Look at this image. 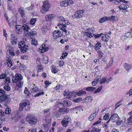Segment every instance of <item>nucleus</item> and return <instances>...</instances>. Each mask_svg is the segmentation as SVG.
<instances>
[{"instance_id": "f257e3e1", "label": "nucleus", "mask_w": 132, "mask_h": 132, "mask_svg": "<svg viewBox=\"0 0 132 132\" xmlns=\"http://www.w3.org/2000/svg\"><path fill=\"white\" fill-rule=\"evenodd\" d=\"M29 105V102L28 100L26 99L23 100L19 105V111H22L23 108H25L26 111H29L30 109Z\"/></svg>"}, {"instance_id": "f03ea898", "label": "nucleus", "mask_w": 132, "mask_h": 132, "mask_svg": "<svg viewBox=\"0 0 132 132\" xmlns=\"http://www.w3.org/2000/svg\"><path fill=\"white\" fill-rule=\"evenodd\" d=\"M18 47L21 51L23 53L27 52L28 49V46L25 44V43L23 41L19 42Z\"/></svg>"}, {"instance_id": "7ed1b4c3", "label": "nucleus", "mask_w": 132, "mask_h": 132, "mask_svg": "<svg viewBox=\"0 0 132 132\" xmlns=\"http://www.w3.org/2000/svg\"><path fill=\"white\" fill-rule=\"evenodd\" d=\"M28 122L32 125L36 124L37 122V119L36 117L34 115H31L27 118Z\"/></svg>"}, {"instance_id": "20e7f679", "label": "nucleus", "mask_w": 132, "mask_h": 132, "mask_svg": "<svg viewBox=\"0 0 132 132\" xmlns=\"http://www.w3.org/2000/svg\"><path fill=\"white\" fill-rule=\"evenodd\" d=\"M84 11L82 10H79L76 12L72 17L73 19H79L82 18L84 15Z\"/></svg>"}, {"instance_id": "39448f33", "label": "nucleus", "mask_w": 132, "mask_h": 132, "mask_svg": "<svg viewBox=\"0 0 132 132\" xmlns=\"http://www.w3.org/2000/svg\"><path fill=\"white\" fill-rule=\"evenodd\" d=\"M6 53L7 55L9 56V57L8 58L9 59H11L15 55L13 51V48L10 46H8Z\"/></svg>"}, {"instance_id": "423d86ee", "label": "nucleus", "mask_w": 132, "mask_h": 132, "mask_svg": "<svg viewBox=\"0 0 132 132\" xmlns=\"http://www.w3.org/2000/svg\"><path fill=\"white\" fill-rule=\"evenodd\" d=\"M22 77L20 74H16L15 77H13L12 78V81L13 83H16L20 80H22Z\"/></svg>"}, {"instance_id": "0eeeda50", "label": "nucleus", "mask_w": 132, "mask_h": 132, "mask_svg": "<svg viewBox=\"0 0 132 132\" xmlns=\"http://www.w3.org/2000/svg\"><path fill=\"white\" fill-rule=\"evenodd\" d=\"M54 39H56L61 37L63 35V32L60 30H55L53 33Z\"/></svg>"}, {"instance_id": "6e6552de", "label": "nucleus", "mask_w": 132, "mask_h": 132, "mask_svg": "<svg viewBox=\"0 0 132 132\" xmlns=\"http://www.w3.org/2000/svg\"><path fill=\"white\" fill-rule=\"evenodd\" d=\"M51 6V5L47 1H44L42 9L45 11H46L48 10Z\"/></svg>"}, {"instance_id": "1a4fd4ad", "label": "nucleus", "mask_w": 132, "mask_h": 132, "mask_svg": "<svg viewBox=\"0 0 132 132\" xmlns=\"http://www.w3.org/2000/svg\"><path fill=\"white\" fill-rule=\"evenodd\" d=\"M0 101L1 102L4 101L6 104L10 103L9 99L7 98V97L5 94H2L0 96Z\"/></svg>"}, {"instance_id": "9d476101", "label": "nucleus", "mask_w": 132, "mask_h": 132, "mask_svg": "<svg viewBox=\"0 0 132 132\" xmlns=\"http://www.w3.org/2000/svg\"><path fill=\"white\" fill-rule=\"evenodd\" d=\"M63 17L60 16L59 18V22L63 24L69 25L70 24V23Z\"/></svg>"}, {"instance_id": "9b49d317", "label": "nucleus", "mask_w": 132, "mask_h": 132, "mask_svg": "<svg viewBox=\"0 0 132 132\" xmlns=\"http://www.w3.org/2000/svg\"><path fill=\"white\" fill-rule=\"evenodd\" d=\"M94 30V28H88L87 29V31L86 32V34L87 36L91 38L93 36V31Z\"/></svg>"}, {"instance_id": "f8f14e48", "label": "nucleus", "mask_w": 132, "mask_h": 132, "mask_svg": "<svg viewBox=\"0 0 132 132\" xmlns=\"http://www.w3.org/2000/svg\"><path fill=\"white\" fill-rule=\"evenodd\" d=\"M76 93L74 91L69 92L66 97L70 100H72V99L76 97Z\"/></svg>"}, {"instance_id": "ddd939ff", "label": "nucleus", "mask_w": 132, "mask_h": 132, "mask_svg": "<svg viewBox=\"0 0 132 132\" xmlns=\"http://www.w3.org/2000/svg\"><path fill=\"white\" fill-rule=\"evenodd\" d=\"M111 117L109 119L108 121V123L110 120H113L114 121H116L117 119L118 118V116L117 113H111L110 114Z\"/></svg>"}, {"instance_id": "4468645a", "label": "nucleus", "mask_w": 132, "mask_h": 132, "mask_svg": "<svg viewBox=\"0 0 132 132\" xmlns=\"http://www.w3.org/2000/svg\"><path fill=\"white\" fill-rule=\"evenodd\" d=\"M118 7L120 10H121L122 12H125L127 11L126 9L129 7V6L127 5H121Z\"/></svg>"}, {"instance_id": "2eb2a0df", "label": "nucleus", "mask_w": 132, "mask_h": 132, "mask_svg": "<svg viewBox=\"0 0 132 132\" xmlns=\"http://www.w3.org/2000/svg\"><path fill=\"white\" fill-rule=\"evenodd\" d=\"M55 16L54 14H49L46 16L45 17V20L46 21H50L53 20Z\"/></svg>"}, {"instance_id": "dca6fc26", "label": "nucleus", "mask_w": 132, "mask_h": 132, "mask_svg": "<svg viewBox=\"0 0 132 132\" xmlns=\"http://www.w3.org/2000/svg\"><path fill=\"white\" fill-rule=\"evenodd\" d=\"M60 104L62 106L64 107H67L70 106L71 104L70 101H64L61 103Z\"/></svg>"}, {"instance_id": "f3484780", "label": "nucleus", "mask_w": 132, "mask_h": 132, "mask_svg": "<svg viewBox=\"0 0 132 132\" xmlns=\"http://www.w3.org/2000/svg\"><path fill=\"white\" fill-rule=\"evenodd\" d=\"M68 108H62L60 109L59 110L61 113L65 114L68 113L69 111Z\"/></svg>"}, {"instance_id": "a211bd4d", "label": "nucleus", "mask_w": 132, "mask_h": 132, "mask_svg": "<svg viewBox=\"0 0 132 132\" xmlns=\"http://www.w3.org/2000/svg\"><path fill=\"white\" fill-rule=\"evenodd\" d=\"M97 113V112L96 111L93 112L89 116L88 120L90 121H92L93 120L96 116Z\"/></svg>"}, {"instance_id": "6ab92c4d", "label": "nucleus", "mask_w": 132, "mask_h": 132, "mask_svg": "<svg viewBox=\"0 0 132 132\" xmlns=\"http://www.w3.org/2000/svg\"><path fill=\"white\" fill-rule=\"evenodd\" d=\"M76 95L78 96H81L84 95L86 94V91L83 90H79L76 93Z\"/></svg>"}, {"instance_id": "aec40b11", "label": "nucleus", "mask_w": 132, "mask_h": 132, "mask_svg": "<svg viewBox=\"0 0 132 132\" xmlns=\"http://www.w3.org/2000/svg\"><path fill=\"white\" fill-rule=\"evenodd\" d=\"M59 111H56L53 112L52 113V116L54 118H57L59 117L61 115V113Z\"/></svg>"}, {"instance_id": "412c9836", "label": "nucleus", "mask_w": 132, "mask_h": 132, "mask_svg": "<svg viewBox=\"0 0 132 132\" xmlns=\"http://www.w3.org/2000/svg\"><path fill=\"white\" fill-rule=\"evenodd\" d=\"M14 116L13 117L14 118L18 119L20 118V112L18 110H17L14 112Z\"/></svg>"}, {"instance_id": "4be33fe9", "label": "nucleus", "mask_w": 132, "mask_h": 132, "mask_svg": "<svg viewBox=\"0 0 132 132\" xmlns=\"http://www.w3.org/2000/svg\"><path fill=\"white\" fill-rule=\"evenodd\" d=\"M124 67L126 70L129 71L131 68L132 66L130 64H127L126 63L124 65Z\"/></svg>"}, {"instance_id": "5701e85b", "label": "nucleus", "mask_w": 132, "mask_h": 132, "mask_svg": "<svg viewBox=\"0 0 132 132\" xmlns=\"http://www.w3.org/2000/svg\"><path fill=\"white\" fill-rule=\"evenodd\" d=\"M66 25L65 24H63L59 28L60 30L67 34V28Z\"/></svg>"}, {"instance_id": "b1692460", "label": "nucleus", "mask_w": 132, "mask_h": 132, "mask_svg": "<svg viewBox=\"0 0 132 132\" xmlns=\"http://www.w3.org/2000/svg\"><path fill=\"white\" fill-rule=\"evenodd\" d=\"M22 29V27L20 25H18L16 27V31L18 33H21Z\"/></svg>"}, {"instance_id": "393cba45", "label": "nucleus", "mask_w": 132, "mask_h": 132, "mask_svg": "<svg viewBox=\"0 0 132 132\" xmlns=\"http://www.w3.org/2000/svg\"><path fill=\"white\" fill-rule=\"evenodd\" d=\"M20 14L21 15V17L23 18H24L26 16L25 12L21 8L19 9Z\"/></svg>"}, {"instance_id": "a878e982", "label": "nucleus", "mask_w": 132, "mask_h": 132, "mask_svg": "<svg viewBox=\"0 0 132 132\" xmlns=\"http://www.w3.org/2000/svg\"><path fill=\"white\" fill-rule=\"evenodd\" d=\"M100 80V77L99 76H97L93 82L92 84V85L93 86H94L96 85L98 82Z\"/></svg>"}, {"instance_id": "bb28decb", "label": "nucleus", "mask_w": 132, "mask_h": 132, "mask_svg": "<svg viewBox=\"0 0 132 132\" xmlns=\"http://www.w3.org/2000/svg\"><path fill=\"white\" fill-rule=\"evenodd\" d=\"M69 122V121H66V120H63L62 121L61 123L63 127H66L68 124Z\"/></svg>"}, {"instance_id": "cd10ccee", "label": "nucleus", "mask_w": 132, "mask_h": 132, "mask_svg": "<svg viewBox=\"0 0 132 132\" xmlns=\"http://www.w3.org/2000/svg\"><path fill=\"white\" fill-rule=\"evenodd\" d=\"M11 59L8 58L6 60L7 64L8 67H11L12 65V63L11 61Z\"/></svg>"}, {"instance_id": "c85d7f7f", "label": "nucleus", "mask_w": 132, "mask_h": 132, "mask_svg": "<svg viewBox=\"0 0 132 132\" xmlns=\"http://www.w3.org/2000/svg\"><path fill=\"white\" fill-rule=\"evenodd\" d=\"M22 29L25 31L28 32V30L30 29V27L25 24H24L22 26Z\"/></svg>"}, {"instance_id": "c756f323", "label": "nucleus", "mask_w": 132, "mask_h": 132, "mask_svg": "<svg viewBox=\"0 0 132 132\" xmlns=\"http://www.w3.org/2000/svg\"><path fill=\"white\" fill-rule=\"evenodd\" d=\"M38 87L36 86L35 84H34L33 85H32V88H31V90L32 92H37L38 90Z\"/></svg>"}, {"instance_id": "7c9ffc66", "label": "nucleus", "mask_w": 132, "mask_h": 132, "mask_svg": "<svg viewBox=\"0 0 132 132\" xmlns=\"http://www.w3.org/2000/svg\"><path fill=\"white\" fill-rule=\"evenodd\" d=\"M23 81L22 80H20L16 83V85L19 87H22L23 85Z\"/></svg>"}, {"instance_id": "2f4dec72", "label": "nucleus", "mask_w": 132, "mask_h": 132, "mask_svg": "<svg viewBox=\"0 0 132 132\" xmlns=\"http://www.w3.org/2000/svg\"><path fill=\"white\" fill-rule=\"evenodd\" d=\"M85 101L86 102H91L92 100V97L91 96H88L85 98Z\"/></svg>"}, {"instance_id": "473e14b6", "label": "nucleus", "mask_w": 132, "mask_h": 132, "mask_svg": "<svg viewBox=\"0 0 132 132\" xmlns=\"http://www.w3.org/2000/svg\"><path fill=\"white\" fill-rule=\"evenodd\" d=\"M128 124L129 125H132V116H130L127 119Z\"/></svg>"}, {"instance_id": "72a5a7b5", "label": "nucleus", "mask_w": 132, "mask_h": 132, "mask_svg": "<svg viewBox=\"0 0 132 132\" xmlns=\"http://www.w3.org/2000/svg\"><path fill=\"white\" fill-rule=\"evenodd\" d=\"M60 6L61 7H66L68 6V5L67 3L66 0H65V1H64L61 2L60 3Z\"/></svg>"}, {"instance_id": "f704fd0d", "label": "nucleus", "mask_w": 132, "mask_h": 132, "mask_svg": "<svg viewBox=\"0 0 132 132\" xmlns=\"http://www.w3.org/2000/svg\"><path fill=\"white\" fill-rule=\"evenodd\" d=\"M107 20V17H104L99 20V22L101 23H102Z\"/></svg>"}, {"instance_id": "c9c22d12", "label": "nucleus", "mask_w": 132, "mask_h": 132, "mask_svg": "<svg viewBox=\"0 0 132 132\" xmlns=\"http://www.w3.org/2000/svg\"><path fill=\"white\" fill-rule=\"evenodd\" d=\"M36 34L37 32L35 31L34 30H32L29 33V35L31 37H33L34 36L36 35Z\"/></svg>"}, {"instance_id": "e433bc0d", "label": "nucleus", "mask_w": 132, "mask_h": 132, "mask_svg": "<svg viewBox=\"0 0 132 132\" xmlns=\"http://www.w3.org/2000/svg\"><path fill=\"white\" fill-rule=\"evenodd\" d=\"M5 82L6 84L7 85H9L10 84V80L9 77L6 78L5 80Z\"/></svg>"}, {"instance_id": "4c0bfd02", "label": "nucleus", "mask_w": 132, "mask_h": 132, "mask_svg": "<svg viewBox=\"0 0 132 132\" xmlns=\"http://www.w3.org/2000/svg\"><path fill=\"white\" fill-rule=\"evenodd\" d=\"M125 35L127 38H131L132 37V31L128 32L125 34Z\"/></svg>"}, {"instance_id": "58836bf2", "label": "nucleus", "mask_w": 132, "mask_h": 132, "mask_svg": "<svg viewBox=\"0 0 132 132\" xmlns=\"http://www.w3.org/2000/svg\"><path fill=\"white\" fill-rule=\"evenodd\" d=\"M32 44L35 46H36L37 44V39H33L31 40Z\"/></svg>"}, {"instance_id": "ea45409f", "label": "nucleus", "mask_w": 132, "mask_h": 132, "mask_svg": "<svg viewBox=\"0 0 132 132\" xmlns=\"http://www.w3.org/2000/svg\"><path fill=\"white\" fill-rule=\"evenodd\" d=\"M108 18H109V20L112 21H116V16H115L112 15L111 17H108Z\"/></svg>"}, {"instance_id": "a19ab883", "label": "nucleus", "mask_w": 132, "mask_h": 132, "mask_svg": "<svg viewBox=\"0 0 132 132\" xmlns=\"http://www.w3.org/2000/svg\"><path fill=\"white\" fill-rule=\"evenodd\" d=\"M36 21V19L35 18H33L31 19L30 21V24L31 25H33L35 24Z\"/></svg>"}, {"instance_id": "79ce46f5", "label": "nucleus", "mask_w": 132, "mask_h": 132, "mask_svg": "<svg viewBox=\"0 0 132 132\" xmlns=\"http://www.w3.org/2000/svg\"><path fill=\"white\" fill-rule=\"evenodd\" d=\"M4 89L6 90L9 91L11 89V87L9 85H5L4 87Z\"/></svg>"}, {"instance_id": "37998d69", "label": "nucleus", "mask_w": 132, "mask_h": 132, "mask_svg": "<svg viewBox=\"0 0 132 132\" xmlns=\"http://www.w3.org/2000/svg\"><path fill=\"white\" fill-rule=\"evenodd\" d=\"M24 93L26 96H28L30 94V91L28 90L27 87H26L24 91Z\"/></svg>"}, {"instance_id": "c03bdc74", "label": "nucleus", "mask_w": 132, "mask_h": 132, "mask_svg": "<svg viewBox=\"0 0 132 132\" xmlns=\"http://www.w3.org/2000/svg\"><path fill=\"white\" fill-rule=\"evenodd\" d=\"M101 130L96 128H93L91 130V132H100Z\"/></svg>"}, {"instance_id": "a18cd8bd", "label": "nucleus", "mask_w": 132, "mask_h": 132, "mask_svg": "<svg viewBox=\"0 0 132 132\" xmlns=\"http://www.w3.org/2000/svg\"><path fill=\"white\" fill-rule=\"evenodd\" d=\"M95 88L93 87H87L86 89V90L88 91H92L95 89Z\"/></svg>"}, {"instance_id": "49530a36", "label": "nucleus", "mask_w": 132, "mask_h": 132, "mask_svg": "<svg viewBox=\"0 0 132 132\" xmlns=\"http://www.w3.org/2000/svg\"><path fill=\"white\" fill-rule=\"evenodd\" d=\"M116 123L117 125L119 126L120 125L121 123L122 122V121L120 119V118L118 117V118L117 119V120H116Z\"/></svg>"}, {"instance_id": "de8ad7c7", "label": "nucleus", "mask_w": 132, "mask_h": 132, "mask_svg": "<svg viewBox=\"0 0 132 132\" xmlns=\"http://www.w3.org/2000/svg\"><path fill=\"white\" fill-rule=\"evenodd\" d=\"M82 100V98L80 97L74 100L73 101L75 103H79Z\"/></svg>"}, {"instance_id": "09e8293b", "label": "nucleus", "mask_w": 132, "mask_h": 132, "mask_svg": "<svg viewBox=\"0 0 132 132\" xmlns=\"http://www.w3.org/2000/svg\"><path fill=\"white\" fill-rule=\"evenodd\" d=\"M66 1L67 2V3L68 5H68H71L73 3V2L72 1L66 0Z\"/></svg>"}, {"instance_id": "8fccbe9b", "label": "nucleus", "mask_w": 132, "mask_h": 132, "mask_svg": "<svg viewBox=\"0 0 132 132\" xmlns=\"http://www.w3.org/2000/svg\"><path fill=\"white\" fill-rule=\"evenodd\" d=\"M65 129L62 127H59L57 132H65Z\"/></svg>"}, {"instance_id": "3c124183", "label": "nucleus", "mask_w": 132, "mask_h": 132, "mask_svg": "<svg viewBox=\"0 0 132 132\" xmlns=\"http://www.w3.org/2000/svg\"><path fill=\"white\" fill-rule=\"evenodd\" d=\"M107 81L106 78H102L100 80V83L101 84H103L105 83Z\"/></svg>"}, {"instance_id": "603ef678", "label": "nucleus", "mask_w": 132, "mask_h": 132, "mask_svg": "<svg viewBox=\"0 0 132 132\" xmlns=\"http://www.w3.org/2000/svg\"><path fill=\"white\" fill-rule=\"evenodd\" d=\"M95 48L96 49H98L101 46V44L99 43H97L96 44Z\"/></svg>"}, {"instance_id": "864d4df0", "label": "nucleus", "mask_w": 132, "mask_h": 132, "mask_svg": "<svg viewBox=\"0 0 132 132\" xmlns=\"http://www.w3.org/2000/svg\"><path fill=\"white\" fill-rule=\"evenodd\" d=\"M68 53L65 52L64 53H63L62 55L61 56V58L62 59H64L67 56Z\"/></svg>"}, {"instance_id": "5fc2aeb1", "label": "nucleus", "mask_w": 132, "mask_h": 132, "mask_svg": "<svg viewBox=\"0 0 132 132\" xmlns=\"http://www.w3.org/2000/svg\"><path fill=\"white\" fill-rule=\"evenodd\" d=\"M5 111V113L7 114H10L11 112V110L9 108L6 109Z\"/></svg>"}, {"instance_id": "6e6d98bb", "label": "nucleus", "mask_w": 132, "mask_h": 132, "mask_svg": "<svg viewBox=\"0 0 132 132\" xmlns=\"http://www.w3.org/2000/svg\"><path fill=\"white\" fill-rule=\"evenodd\" d=\"M106 35H103L102 37V39L104 41H105L106 42H107V38L106 36Z\"/></svg>"}, {"instance_id": "4d7b16f0", "label": "nucleus", "mask_w": 132, "mask_h": 132, "mask_svg": "<svg viewBox=\"0 0 132 132\" xmlns=\"http://www.w3.org/2000/svg\"><path fill=\"white\" fill-rule=\"evenodd\" d=\"M68 41V39H61L60 41V43L62 44H64V42H67Z\"/></svg>"}, {"instance_id": "13d9d810", "label": "nucleus", "mask_w": 132, "mask_h": 132, "mask_svg": "<svg viewBox=\"0 0 132 132\" xmlns=\"http://www.w3.org/2000/svg\"><path fill=\"white\" fill-rule=\"evenodd\" d=\"M51 82L49 81H46L45 82V85L46 86L45 88H46L47 87L49 86L51 84Z\"/></svg>"}, {"instance_id": "bf43d9fd", "label": "nucleus", "mask_w": 132, "mask_h": 132, "mask_svg": "<svg viewBox=\"0 0 132 132\" xmlns=\"http://www.w3.org/2000/svg\"><path fill=\"white\" fill-rule=\"evenodd\" d=\"M48 59L47 57H44L43 60V62L45 64H47L48 62Z\"/></svg>"}, {"instance_id": "052dcab7", "label": "nucleus", "mask_w": 132, "mask_h": 132, "mask_svg": "<svg viewBox=\"0 0 132 132\" xmlns=\"http://www.w3.org/2000/svg\"><path fill=\"white\" fill-rule=\"evenodd\" d=\"M121 0H115L114 2V3L115 4L118 5L121 2Z\"/></svg>"}, {"instance_id": "680f3d73", "label": "nucleus", "mask_w": 132, "mask_h": 132, "mask_svg": "<svg viewBox=\"0 0 132 132\" xmlns=\"http://www.w3.org/2000/svg\"><path fill=\"white\" fill-rule=\"evenodd\" d=\"M102 86L100 87L94 91V93H96L100 92L102 89Z\"/></svg>"}, {"instance_id": "e2e57ef3", "label": "nucleus", "mask_w": 132, "mask_h": 132, "mask_svg": "<svg viewBox=\"0 0 132 132\" xmlns=\"http://www.w3.org/2000/svg\"><path fill=\"white\" fill-rule=\"evenodd\" d=\"M6 75L5 74H3L0 75V79H3L6 78Z\"/></svg>"}, {"instance_id": "0e129e2a", "label": "nucleus", "mask_w": 132, "mask_h": 132, "mask_svg": "<svg viewBox=\"0 0 132 132\" xmlns=\"http://www.w3.org/2000/svg\"><path fill=\"white\" fill-rule=\"evenodd\" d=\"M121 39L123 40H127V38L125 35V34L122 35V36Z\"/></svg>"}, {"instance_id": "69168bd1", "label": "nucleus", "mask_w": 132, "mask_h": 132, "mask_svg": "<svg viewBox=\"0 0 132 132\" xmlns=\"http://www.w3.org/2000/svg\"><path fill=\"white\" fill-rule=\"evenodd\" d=\"M101 122L100 121H97L95 123L93 124V125H97V126L99 127V126L100 125V123H101Z\"/></svg>"}, {"instance_id": "338daca9", "label": "nucleus", "mask_w": 132, "mask_h": 132, "mask_svg": "<svg viewBox=\"0 0 132 132\" xmlns=\"http://www.w3.org/2000/svg\"><path fill=\"white\" fill-rule=\"evenodd\" d=\"M17 41V39H14L13 40H11V42L12 44L13 45H15L16 44Z\"/></svg>"}, {"instance_id": "774afa93", "label": "nucleus", "mask_w": 132, "mask_h": 132, "mask_svg": "<svg viewBox=\"0 0 132 132\" xmlns=\"http://www.w3.org/2000/svg\"><path fill=\"white\" fill-rule=\"evenodd\" d=\"M64 63L63 61H60L59 63V65L60 67H62L64 64Z\"/></svg>"}]
</instances>
